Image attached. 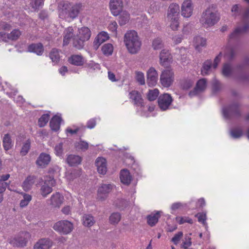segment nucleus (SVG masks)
<instances>
[{"label":"nucleus","mask_w":249,"mask_h":249,"mask_svg":"<svg viewBox=\"0 0 249 249\" xmlns=\"http://www.w3.org/2000/svg\"><path fill=\"white\" fill-rule=\"evenodd\" d=\"M91 35V31L87 27L78 28L76 34L72 27H69L63 33V45H68L72 39V46L76 49L81 50L85 46V42L89 39Z\"/></svg>","instance_id":"nucleus-1"},{"label":"nucleus","mask_w":249,"mask_h":249,"mask_svg":"<svg viewBox=\"0 0 249 249\" xmlns=\"http://www.w3.org/2000/svg\"><path fill=\"white\" fill-rule=\"evenodd\" d=\"M81 7V4H72L68 1L60 2L58 6L59 17L73 19L78 16Z\"/></svg>","instance_id":"nucleus-2"},{"label":"nucleus","mask_w":249,"mask_h":249,"mask_svg":"<svg viewBox=\"0 0 249 249\" xmlns=\"http://www.w3.org/2000/svg\"><path fill=\"white\" fill-rule=\"evenodd\" d=\"M124 43L131 54H136L140 50L142 42L137 33L134 30L127 31L124 36Z\"/></svg>","instance_id":"nucleus-3"},{"label":"nucleus","mask_w":249,"mask_h":249,"mask_svg":"<svg viewBox=\"0 0 249 249\" xmlns=\"http://www.w3.org/2000/svg\"><path fill=\"white\" fill-rule=\"evenodd\" d=\"M219 19L217 11L215 8L212 5L209 6L201 15L200 22L205 28L213 26Z\"/></svg>","instance_id":"nucleus-4"},{"label":"nucleus","mask_w":249,"mask_h":249,"mask_svg":"<svg viewBox=\"0 0 249 249\" xmlns=\"http://www.w3.org/2000/svg\"><path fill=\"white\" fill-rule=\"evenodd\" d=\"M53 228L61 233L67 234L72 231L73 225L68 220H61L55 223Z\"/></svg>","instance_id":"nucleus-5"},{"label":"nucleus","mask_w":249,"mask_h":249,"mask_svg":"<svg viewBox=\"0 0 249 249\" xmlns=\"http://www.w3.org/2000/svg\"><path fill=\"white\" fill-rule=\"evenodd\" d=\"M174 80V72L172 69H166L163 71L160 76V82L162 86L169 88Z\"/></svg>","instance_id":"nucleus-6"},{"label":"nucleus","mask_w":249,"mask_h":249,"mask_svg":"<svg viewBox=\"0 0 249 249\" xmlns=\"http://www.w3.org/2000/svg\"><path fill=\"white\" fill-rule=\"evenodd\" d=\"M240 105L238 103H234L228 107L223 109V114L226 118H230L232 116L239 117L241 115Z\"/></svg>","instance_id":"nucleus-7"},{"label":"nucleus","mask_w":249,"mask_h":249,"mask_svg":"<svg viewBox=\"0 0 249 249\" xmlns=\"http://www.w3.org/2000/svg\"><path fill=\"white\" fill-rule=\"evenodd\" d=\"M222 57V53H220L215 58L213 64L212 65V61L211 60H206L203 65L201 69V74L203 75H208L210 73L212 69H215L218 64L219 63Z\"/></svg>","instance_id":"nucleus-8"},{"label":"nucleus","mask_w":249,"mask_h":249,"mask_svg":"<svg viewBox=\"0 0 249 249\" xmlns=\"http://www.w3.org/2000/svg\"><path fill=\"white\" fill-rule=\"evenodd\" d=\"M30 237V234L28 232H22L18 236L11 239L10 243L14 247H24L26 245L28 239Z\"/></svg>","instance_id":"nucleus-9"},{"label":"nucleus","mask_w":249,"mask_h":249,"mask_svg":"<svg viewBox=\"0 0 249 249\" xmlns=\"http://www.w3.org/2000/svg\"><path fill=\"white\" fill-rule=\"evenodd\" d=\"M194 4L192 0H184L181 5V15L185 18H190L193 13Z\"/></svg>","instance_id":"nucleus-10"},{"label":"nucleus","mask_w":249,"mask_h":249,"mask_svg":"<svg viewBox=\"0 0 249 249\" xmlns=\"http://www.w3.org/2000/svg\"><path fill=\"white\" fill-rule=\"evenodd\" d=\"M55 180L53 178L49 177L48 179L45 180L40 188L41 194L43 197H46L52 191V187L55 185Z\"/></svg>","instance_id":"nucleus-11"},{"label":"nucleus","mask_w":249,"mask_h":249,"mask_svg":"<svg viewBox=\"0 0 249 249\" xmlns=\"http://www.w3.org/2000/svg\"><path fill=\"white\" fill-rule=\"evenodd\" d=\"M173 102V99L170 94L164 93L160 95L158 98V105L162 110L167 109Z\"/></svg>","instance_id":"nucleus-12"},{"label":"nucleus","mask_w":249,"mask_h":249,"mask_svg":"<svg viewBox=\"0 0 249 249\" xmlns=\"http://www.w3.org/2000/svg\"><path fill=\"white\" fill-rule=\"evenodd\" d=\"M146 82L149 87H154L158 80V74L157 71L153 67H150L146 72Z\"/></svg>","instance_id":"nucleus-13"},{"label":"nucleus","mask_w":249,"mask_h":249,"mask_svg":"<svg viewBox=\"0 0 249 249\" xmlns=\"http://www.w3.org/2000/svg\"><path fill=\"white\" fill-rule=\"evenodd\" d=\"M113 186L111 184H103L98 189V198L102 200H104L111 191Z\"/></svg>","instance_id":"nucleus-14"},{"label":"nucleus","mask_w":249,"mask_h":249,"mask_svg":"<svg viewBox=\"0 0 249 249\" xmlns=\"http://www.w3.org/2000/svg\"><path fill=\"white\" fill-rule=\"evenodd\" d=\"M21 35V32L19 30L15 29L10 34L5 33H0V40L5 42H7L8 40H17Z\"/></svg>","instance_id":"nucleus-15"},{"label":"nucleus","mask_w":249,"mask_h":249,"mask_svg":"<svg viewBox=\"0 0 249 249\" xmlns=\"http://www.w3.org/2000/svg\"><path fill=\"white\" fill-rule=\"evenodd\" d=\"M51 157L46 153H41L36 160V163L40 168H45L50 162Z\"/></svg>","instance_id":"nucleus-16"},{"label":"nucleus","mask_w":249,"mask_h":249,"mask_svg":"<svg viewBox=\"0 0 249 249\" xmlns=\"http://www.w3.org/2000/svg\"><path fill=\"white\" fill-rule=\"evenodd\" d=\"M109 7L111 13L114 16H118L122 11L123 1L122 0H111Z\"/></svg>","instance_id":"nucleus-17"},{"label":"nucleus","mask_w":249,"mask_h":249,"mask_svg":"<svg viewBox=\"0 0 249 249\" xmlns=\"http://www.w3.org/2000/svg\"><path fill=\"white\" fill-rule=\"evenodd\" d=\"M95 164L98 172L101 175H105L107 172V165L106 160L103 157H98Z\"/></svg>","instance_id":"nucleus-18"},{"label":"nucleus","mask_w":249,"mask_h":249,"mask_svg":"<svg viewBox=\"0 0 249 249\" xmlns=\"http://www.w3.org/2000/svg\"><path fill=\"white\" fill-rule=\"evenodd\" d=\"M171 55L168 50L163 49L160 54V63L161 65L166 67L167 66L171 60Z\"/></svg>","instance_id":"nucleus-19"},{"label":"nucleus","mask_w":249,"mask_h":249,"mask_svg":"<svg viewBox=\"0 0 249 249\" xmlns=\"http://www.w3.org/2000/svg\"><path fill=\"white\" fill-rule=\"evenodd\" d=\"M109 38L108 34L105 32L100 33L95 37L93 43V47L95 50H97L101 44L107 40Z\"/></svg>","instance_id":"nucleus-20"},{"label":"nucleus","mask_w":249,"mask_h":249,"mask_svg":"<svg viewBox=\"0 0 249 249\" xmlns=\"http://www.w3.org/2000/svg\"><path fill=\"white\" fill-rule=\"evenodd\" d=\"M64 197L59 193H55L53 194L49 201H50V205L54 208H59L63 203Z\"/></svg>","instance_id":"nucleus-21"},{"label":"nucleus","mask_w":249,"mask_h":249,"mask_svg":"<svg viewBox=\"0 0 249 249\" xmlns=\"http://www.w3.org/2000/svg\"><path fill=\"white\" fill-rule=\"evenodd\" d=\"M52 246V242L48 238L39 240L34 245V249H49Z\"/></svg>","instance_id":"nucleus-22"},{"label":"nucleus","mask_w":249,"mask_h":249,"mask_svg":"<svg viewBox=\"0 0 249 249\" xmlns=\"http://www.w3.org/2000/svg\"><path fill=\"white\" fill-rule=\"evenodd\" d=\"M28 51L34 53L38 55H41L44 52V48L42 43H32L28 46Z\"/></svg>","instance_id":"nucleus-23"},{"label":"nucleus","mask_w":249,"mask_h":249,"mask_svg":"<svg viewBox=\"0 0 249 249\" xmlns=\"http://www.w3.org/2000/svg\"><path fill=\"white\" fill-rule=\"evenodd\" d=\"M249 29V24L246 23L243 27H238L230 35V38L231 39H237L239 36Z\"/></svg>","instance_id":"nucleus-24"},{"label":"nucleus","mask_w":249,"mask_h":249,"mask_svg":"<svg viewBox=\"0 0 249 249\" xmlns=\"http://www.w3.org/2000/svg\"><path fill=\"white\" fill-rule=\"evenodd\" d=\"M129 98L132 100L135 105L137 106H142V99L141 94L136 90H132L129 93Z\"/></svg>","instance_id":"nucleus-25"},{"label":"nucleus","mask_w":249,"mask_h":249,"mask_svg":"<svg viewBox=\"0 0 249 249\" xmlns=\"http://www.w3.org/2000/svg\"><path fill=\"white\" fill-rule=\"evenodd\" d=\"M179 7L177 4L172 3L169 7L168 11V18H179Z\"/></svg>","instance_id":"nucleus-26"},{"label":"nucleus","mask_w":249,"mask_h":249,"mask_svg":"<svg viewBox=\"0 0 249 249\" xmlns=\"http://www.w3.org/2000/svg\"><path fill=\"white\" fill-rule=\"evenodd\" d=\"M206 87V80L205 79H202L199 80L197 84L196 87L193 91L190 92V95H195L203 91Z\"/></svg>","instance_id":"nucleus-27"},{"label":"nucleus","mask_w":249,"mask_h":249,"mask_svg":"<svg viewBox=\"0 0 249 249\" xmlns=\"http://www.w3.org/2000/svg\"><path fill=\"white\" fill-rule=\"evenodd\" d=\"M120 178L121 182L123 184L126 185L129 184L132 179L129 171L126 169H123L121 171Z\"/></svg>","instance_id":"nucleus-28"},{"label":"nucleus","mask_w":249,"mask_h":249,"mask_svg":"<svg viewBox=\"0 0 249 249\" xmlns=\"http://www.w3.org/2000/svg\"><path fill=\"white\" fill-rule=\"evenodd\" d=\"M81 157L75 155H70L67 159V162L71 166H76L81 162Z\"/></svg>","instance_id":"nucleus-29"},{"label":"nucleus","mask_w":249,"mask_h":249,"mask_svg":"<svg viewBox=\"0 0 249 249\" xmlns=\"http://www.w3.org/2000/svg\"><path fill=\"white\" fill-rule=\"evenodd\" d=\"M160 212L158 211L155 213H152L147 216V223L151 227L154 226L158 222L160 217Z\"/></svg>","instance_id":"nucleus-30"},{"label":"nucleus","mask_w":249,"mask_h":249,"mask_svg":"<svg viewBox=\"0 0 249 249\" xmlns=\"http://www.w3.org/2000/svg\"><path fill=\"white\" fill-rule=\"evenodd\" d=\"M69 62L75 66H82L84 63V59L80 55H72L69 58Z\"/></svg>","instance_id":"nucleus-31"},{"label":"nucleus","mask_w":249,"mask_h":249,"mask_svg":"<svg viewBox=\"0 0 249 249\" xmlns=\"http://www.w3.org/2000/svg\"><path fill=\"white\" fill-rule=\"evenodd\" d=\"M61 118L57 115H55L53 117L50 122V125L51 129L54 131H57L60 128Z\"/></svg>","instance_id":"nucleus-32"},{"label":"nucleus","mask_w":249,"mask_h":249,"mask_svg":"<svg viewBox=\"0 0 249 249\" xmlns=\"http://www.w3.org/2000/svg\"><path fill=\"white\" fill-rule=\"evenodd\" d=\"M82 222L85 226L90 227L94 225L95 220L91 214H85L83 216Z\"/></svg>","instance_id":"nucleus-33"},{"label":"nucleus","mask_w":249,"mask_h":249,"mask_svg":"<svg viewBox=\"0 0 249 249\" xmlns=\"http://www.w3.org/2000/svg\"><path fill=\"white\" fill-rule=\"evenodd\" d=\"M35 181L34 176H29L24 181L22 184V188L25 191L30 190Z\"/></svg>","instance_id":"nucleus-34"},{"label":"nucleus","mask_w":249,"mask_h":249,"mask_svg":"<svg viewBox=\"0 0 249 249\" xmlns=\"http://www.w3.org/2000/svg\"><path fill=\"white\" fill-rule=\"evenodd\" d=\"M2 142L3 148L6 151L10 149L13 145V142L9 134H6L4 135Z\"/></svg>","instance_id":"nucleus-35"},{"label":"nucleus","mask_w":249,"mask_h":249,"mask_svg":"<svg viewBox=\"0 0 249 249\" xmlns=\"http://www.w3.org/2000/svg\"><path fill=\"white\" fill-rule=\"evenodd\" d=\"M60 51L56 48H53L49 53V57L54 64L57 63L60 60Z\"/></svg>","instance_id":"nucleus-36"},{"label":"nucleus","mask_w":249,"mask_h":249,"mask_svg":"<svg viewBox=\"0 0 249 249\" xmlns=\"http://www.w3.org/2000/svg\"><path fill=\"white\" fill-rule=\"evenodd\" d=\"M194 42L195 48L198 51L200 50V47H204L206 45V40L199 36L194 38Z\"/></svg>","instance_id":"nucleus-37"},{"label":"nucleus","mask_w":249,"mask_h":249,"mask_svg":"<svg viewBox=\"0 0 249 249\" xmlns=\"http://www.w3.org/2000/svg\"><path fill=\"white\" fill-rule=\"evenodd\" d=\"M119 23L120 25H125L129 20L130 16L128 13L125 11H121L119 14Z\"/></svg>","instance_id":"nucleus-38"},{"label":"nucleus","mask_w":249,"mask_h":249,"mask_svg":"<svg viewBox=\"0 0 249 249\" xmlns=\"http://www.w3.org/2000/svg\"><path fill=\"white\" fill-rule=\"evenodd\" d=\"M44 4V0H30V6L34 11H37Z\"/></svg>","instance_id":"nucleus-39"},{"label":"nucleus","mask_w":249,"mask_h":249,"mask_svg":"<svg viewBox=\"0 0 249 249\" xmlns=\"http://www.w3.org/2000/svg\"><path fill=\"white\" fill-rule=\"evenodd\" d=\"M21 194L23 196V199L20 200V206L23 208L28 205L31 201L32 197L30 195L24 193H21Z\"/></svg>","instance_id":"nucleus-40"},{"label":"nucleus","mask_w":249,"mask_h":249,"mask_svg":"<svg viewBox=\"0 0 249 249\" xmlns=\"http://www.w3.org/2000/svg\"><path fill=\"white\" fill-rule=\"evenodd\" d=\"M233 71V68L229 63H226L224 65L222 69V74L225 77H230Z\"/></svg>","instance_id":"nucleus-41"},{"label":"nucleus","mask_w":249,"mask_h":249,"mask_svg":"<svg viewBox=\"0 0 249 249\" xmlns=\"http://www.w3.org/2000/svg\"><path fill=\"white\" fill-rule=\"evenodd\" d=\"M102 51L104 54L107 56L110 55L112 54L113 47L111 44H105L102 46Z\"/></svg>","instance_id":"nucleus-42"},{"label":"nucleus","mask_w":249,"mask_h":249,"mask_svg":"<svg viewBox=\"0 0 249 249\" xmlns=\"http://www.w3.org/2000/svg\"><path fill=\"white\" fill-rule=\"evenodd\" d=\"M31 148V141L30 140H26L23 144L20 151L21 156H24L27 155Z\"/></svg>","instance_id":"nucleus-43"},{"label":"nucleus","mask_w":249,"mask_h":249,"mask_svg":"<svg viewBox=\"0 0 249 249\" xmlns=\"http://www.w3.org/2000/svg\"><path fill=\"white\" fill-rule=\"evenodd\" d=\"M230 134L233 138L238 139L243 135V132L241 128L235 127L231 130Z\"/></svg>","instance_id":"nucleus-44"},{"label":"nucleus","mask_w":249,"mask_h":249,"mask_svg":"<svg viewBox=\"0 0 249 249\" xmlns=\"http://www.w3.org/2000/svg\"><path fill=\"white\" fill-rule=\"evenodd\" d=\"M121 215L119 213H113L109 216V222L111 224L116 225L121 220Z\"/></svg>","instance_id":"nucleus-45"},{"label":"nucleus","mask_w":249,"mask_h":249,"mask_svg":"<svg viewBox=\"0 0 249 249\" xmlns=\"http://www.w3.org/2000/svg\"><path fill=\"white\" fill-rule=\"evenodd\" d=\"M75 146L78 150L86 151L89 148V144L85 141H80L75 143Z\"/></svg>","instance_id":"nucleus-46"},{"label":"nucleus","mask_w":249,"mask_h":249,"mask_svg":"<svg viewBox=\"0 0 249 249\" xmlns=\"http://www.w3.org/2000/svg\"><path fill=\"white\" fill-rule=\"evenodd\" d=\"M159 94V90L157 89L150 90L147 94V98L149 101H154L156 99Z\"/></svg>","instance_id":"nucleus-47"},{"label":"nucleus","mask_w":249,"mask_h":249,"mask_svg":"<svg viewBox=\"0 0 249 249\" xmlns=\"http://www.w3.org/2000/svg\"><path fill=\"white\" fill-rule=\"evenodd\" d=\"M50 116L48 114H43L39 119L38 121V125L40 127L44 126L49 120Z\"/></svg>","instance_id":"nucleus-48"},{"label":"nucleus","mask_w":249,"mask_h":249,"mask_svg":"<svg viewBox=\"0 0 249 249\" xmlns=\"http://www.w3.org/2000/svg\"><path fill=\"white\" fill-rule=\"evenodd\" d=\"M9 185V183L7 182H0V203L3 200L4 192L6 189Z\"/></svg>","instance_id":"nucleus-49"},{"label":"nucleus","mask_w":249,"mask_h":249,"mask_svg":"<svg viewBox=\"0 0 249 249\" xmlns=\"http://www.w3.org/2000/svg\"><path fill=\"white\" fill-rule=\"evenodd\" d=\"M136 79L140 85H144L145 84L144 73L141 71L136 72Z\"/></svg>","instance_id":"nucleus-50"},{"label":"nucleus","mask_w":249,"mask_h":249,"mask_svg":"<svg viewBox=\"0 0 249 249\" xmlns=\"http://www.w3.org/2000/svg\"><path fill=\"white\" fill-rule=\"evenodd\" d=\"M170 22V27L173 30L178 29L179 26V18H168Z\"/></svg>","instance_id":"nucleus-51"},{"label":"nucleus","mask_w":249,"mask_h":249,"mask_svg":"<svg viewBox=\"0 0 249 249\" xmlns=\"http://www.w3.org/2000/svg\"><path fill=\"white\" fill-rule=\"evenodd\" d=\"M163 47V44L160 38H157L153 40L152 42V47L154 50H159Z\"/></svg>","instance_id":"nucleus-52"},{"label":"nucleus","mask_w":249,"mask_h":249,"mask_svg":"<svg viewBox=\"0 0 249 249\" xmlns=\"http://www.w3.org/2000/svg\"><path fill=\"white\" fill-rule=\"evenodd\" d=\"M235 54V50L234 48L228 47L226 49V52L225 53V55L228 57L229 59H231L233 58Z\"/></svg>","instance_id":"nucleus-53"},{"label":"nucleus","mask_w":249,"mask_h":249,"mask_svg":"<svg viewBox=\"0 0 249 249\" xmlns=\"http://www.w3.org/2000/svg\"><path fill=\"white\" fill-rule=\"evenodd\" d=\"M194 84V82L191 80H185L181 83V87L184 89H190Z\"/></svg>","instance_id":"nucleus-54"},{"label":"nucleus","mask_w":249,"mask_h":249,"mask_svg":"<svg viewBox=\"0 0 249 249\" xmlns=\"http://www.w3.org/2000/svg\"><path fill=\"white\" fill-rule=\"evenodd\" d=\"M196 217H197L199 222L201 223L204 225L206 224V214L203 213H198L196 215Z\"/></svg>","instance_id":"nucleus-55"},{"label":"nucleus","mask_w":249,"mask_h":249,"mask_svg":"<svg viewBox=\"0 0 249 249\" xmlns=\"http://www.w3.org/2000/svg\"><path fill=\"white\" fill-rule=\"evenodd\" d=\"M183 236V232L182 231H179L177 233L175 234L174 236L172 238L171 241L174 243V244L177 245L180 239Z\"/></svg>","instance_id":"nucleus-56"},{"label":"nucleus","mask_w":249,"mask_h":249,"mask_svg":"<svg viewBox=\"0 0 249 249\" xmlns=\"http://www.w3.org/2000/svg\"><path fill=\"white\" fill-rule=\"evenodd\" d=\"M117 26V22L116 21H113L109 24L108 28L114 35L116 36Z\"/></svg>","instance_id":"nucleus-57"},{"label":"nucleus","mask_w":249,"mask_h":249,"mask_svg":"<svg viewBox=\"0 0 249 249\" xmlns=\"http://www.w3.org/2000/svg\"><path fill=\"white\" fill-rule=\"evenodd\" d=\"M54 150L56 155L58 156H61L63 151V143L62 142H60L56 144L55 146Z\"/></svg>","instance_id":"nucleus-58"},{"label":"nucleus","mask_w":249,"mask_h":249,"mask_svg":"<svg viewBox=\"0 0 249 249\" xmlns=\"http://www.w3.org/2000/svg\"><path fill=\"white\" fill-rule=\"evenodd\" d=\"M231 12L233 13V16L236 17L240 15L241 10L239 8L238 5L235 4L232 6L231 9Z\"/></svg>","instance_id":"nucleus-59"},{"label":"nucleus","mask_w":249,"mask_h":249,"mask_svg":"<svg viewBox=\"0 0 249 249\" xmlns=\"http://www.w3.org/2000/svg\"><path fill=\"white\" fill-rule=\"evenodd\" d=\"M192 245L191 238L189 236H186L185 241H183L182 246L183 249L189 248Z\"/></svg>","instance_id":"nucleus-60"},{"label":"nucleus","mask_w":249,"mask_h":249,"mask_svg":"<svg viewBox=\"0 0 249 249\" xmlns=\"http://www.w3.org/2000/svg\"><path fill=\"white\" fill-rule=\"evenodd\" d=\"M185 206V204H183L180 202H176L172 205L171 209L173 211H176L177 210L181 209L182 208Z\"/></svg>","instance_id":"nucleus-61"},{"label":"nucleus","mask_w":249,"mask_h":249,"mask_svg":"<svg viewBox=\"0 0 249 249\" xmlns=\"http://www.w3.org/2000/svg\"><path fill=\"white\" fill-rule=\"evenodd\" d=\"M3 3L6 9H11L14 4V0H3Z\"/></svg>","instance_id":"nucleus-62"},{"label":"nucleus","mask_w":249,"mask_h":249,"mask_svg":"<svg viewBox=\"0 0 249 249\" xmlns=\"http://www.w3.org/2000/svg\"><path fill=\"white\" fill-rule=\"evenodd\" d=\"M96 125V121L94 119H90L87 124V126L88 128L92 129Z\"/></svg>","instance_id":"nucleus-63"},{"label":"nucleus","mask_w":249,"mask_h":249,"mask_svg":"<svg viewBox=\"0 0 249 249\" xmlns=\"http://www.w3.org/2000/svg\"><path fill=\"white\" fill-rule=\"evenodd\" d=\"M242 18L244 21L249 18V8L245 9L242 14Z\"/></svg>","instance_id":"nucleus-64"}]
</instances>
